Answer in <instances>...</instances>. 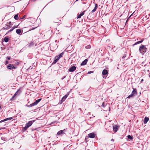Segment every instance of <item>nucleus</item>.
Instances as JSON below:
<instances>
[{
    "label": "nucleus",
    "mask_w": 150,
    "mask_h": 150,
    "mask_svg": "<svg viewBox=\"0 0 150 150\" xmlns=\"http://www.w3.org/2000/svg\"><path fill=\"white\" fill-rule=\"evenodd\" d=\"M18 25H15L13 27L14 28V29L18 27Z\"/></svg>",
    "instance_id": "bb28decb"
},
{
    "label": "nucleus",
    "mask_w": 150,
    "mask_h": 150,
    "mask_svg": "<svg viewBox=\"0 0 150 150\" xmlns=\"http://www.w3.org/2000/svg\"><path fill=\"white\" fill-rule=\"evenodd\" d=\"M14 29V28L13 27L11 29V30L12 31Z\"/></svg>",
    "instance_id": "7c9ffc66"
},
{
    "label": "nucleus",
    "mask_w": 150,
    "mask_h": 150,
    "mask_svg": "<svg viewBox=\"0 0 150 150\" xmlns=\"http://www.w3.org/2000/svg\"><path fill=\"white\" fill-rule=\"evenodd\" d=\"M11 31H11V29H10V30H9L8 31V33H9V32H11Z\"/></svg>",
    "instance_id": "72a5a7b5"
},
{
    "label": "nucleus",
    "mask_w": 150,
    "mask_h": 150,
    "mask_svg": "<svg viewBox=\"0 0 150 150\" xmlns=\"http://www.w3.org/2000/svg\"><path fill=\"white\" fill-rule=\"evenodd\" d=\"M103 107H105V105L104 104V103H103L102 105H101Z\"/></svg>",
    "instance_id": "cd10ccee"
},
{
    "label": "nucleus",
    "mask_w": 150,
    "mask_h": 150,
    "mask_svg": "<svg viewBox=\"0 0 150 150\" xmlns=\"http://www.w3.org/2000/svg\"><path fill=\"white\" fill-rule=\"evenodd\" d=\"M4 40L5 42H7L8 41V39L6 37L4 38Z\"/></svg>",
    "instance_id": "b1692460"
},
{
    "label": "nucleus",
    "mask_w": 150,
    "mask_h": 150,
    "mask_svg": "<svg viewBox=\"0 0 150 150\" xmlns=\"http://www.w3.org/2000/svg\"><path fill=\"white\" fill-rule=\"evenodd\" d=\"M17 64H19V63H18V62H17Z\"/></svg>",
    "instance_id": "58836bf2"
},
{
    "label": "nucleus",
    "mask_w": 150,
    "mask_h": 150,
    "mask_svg": "<svg viewBox=\"0 0 150 150\" xmlns=\"http://www.w3.org/2000/svg\"><path fill=\"white\" fill-rule=\"evenodd\" d=\"M11 22H9L8 23V24H9V25H11Z\"/></svg>",
    "instance_id": "473e14b6"
},
{
    "label": "nucleus",
    "mask_w": 150,
    "mask_h": 150,
    "mask_svg": "<svg viewBox=\"0 0 150 150\" xmlns=\"http://www.w3.org/2000/svg\"><path fill=\"white\" fill-rule=\"evenodd\" d=\"M1 108V105L0 104V108Z\"/></svg>",
    "instance_id": "ea45409f"
},
{
    "label": "nucleus",
    "mask_w": 150,
    "mask_h": 150,
    "mask_svg": "<svg viewBox=\"0 0 150 150\" xmlns=\"http://www.w3.org/2000/svg\"><path fill=\"white\" fill-rule=\"evenodd\" d=\"M147 49V48L146 47L145 45H142L139 47V52L142 55H144L146 52Z\"/></svg>",
    "instance_id": "f257e3e1"
},
{
    "label": "nucleus",
    "mask_w": 150,
    "mask_h": 150,
    "mask_svg": "<svg viewBox=\"0 0 150 150\" xmlns=\"http://www.w3.org/2000/svg\"><path fill=\"white\" fill-rule=\"evenodd\" d=\"M78 0H76V1H78Z\"/></svg>",
    "instance_id": "a19ab883"
},
{
    "label": "nucleus",
    "mask_w": 150,
    "mask_h": 150,
    "mask_svg": "<svg viewBox=\"0 0 150 150\" xmlns=\"http://www.w3.org/2000/svg\"><path fill=\"white\" fill-rule=\"evenodd\" d=\"M13 118V117L7 118L6 119H4V120H1V121H0V122H4V121H6L7 120H11Z\"/></svg>",
    "instance_id": "9d476101"
},
{
    "label": "nucleus",
    "mask_w": 150,
    "mask_h": 150,
    "mask_svg": "<svg viewBox=\"0 0 150 150\" xmlns=\"http://www.w3.org/2000/svg\"><path fill=\"white\" fill-rule=\"evenodd\" d=\"M19 91V90H18L15 93V94L12 97V98H11V99H13L14 97H15V96L16 95H17L18 93V91Z\"/></svg>",
    "instance_id": "4be33fe9"
},
{
    "label": "nucleus",
    "mask_w": 150,
    "mask_h": 150,
    "mask_svg": "<svg viewBox=\"0 0 150 150\" xmlns=\"http://www.w3.org/2000/svg\"><path fill=\"white\" fill-rule=\"evenodd\" d=\"M14 19L16 20H17L18 19V14H16V15H15L14 17Z\"/></svg>",
    "instance_id": "412c9836"
},
{
    "label": "nucleus",
    "mask_w": 150,
    "mask_h": 150,
    "mask_svg": "<svg viewBox=\"0 0 150 150\" xmlns=\"http://www.w3.org/2000/svg\"><path fill=\"white\" fill-rule=\"evenodd\" d=\"M96 136V134L94 133H91L88 134V137L91 138H94Z\"/></svg>",
    "instance_id": "0eeeda50"
},
{
    "label": "nucleus",
    "mask_w": 150,
    "mask_h": 150,
    "mask_svg": "<svg viewBox=\"0 0 150 150\" xmlns=\"http://www.w3.org/2000/svg\"><path fill=\"white\" fill-rule=\"evenodd\" d=\"M108 74V71L105 69H104L102 71V74L103 76L106 75Z\"/></svg>",
    "instance_id": "4468645a"
},
{
    "label": "nucleus",
    "mask_w": 150,
    "mask_h": 150,
    "mask_svg": "<svg viewBox=\"0 0 150 150\" xmlns=\"http://www.w3.org/2000/svg\"><path fill=\"white\" fill-rule=\"evenodd\" d=\"M41 100V99H38L36 100L33 103L30 104V105H26V106H27L29 108L31 107L37 105V104Z\"/></svg>",
    "instance_id": "7ed1b4c3"
},
{
    "label": "nucleus",
    "mask_w": 150,
    "mask_h": 150,
    "mask_svg": "<svg viewBox=\"0 0 150 150\" xmlns=\"http://www.w3.org/2000/svg\"><path fill=\"white\" fill-rule=\"evenodd\" d=\"M149 77L150 78V74H149Z\"/></svg>",
    "instance_id": "e433bc0d"
},
{
    "label": "nucleus",
    "mask_w": 150,
    "mask_h": 150,
    "mask_svg": "<svg viewBox=\"0 0 150 150\" xmlns=\"http://www.w3.org/2000/svg\"><path fill=\"white\" fill-rule=\"evenodd\" d=\"M127 138L129 139H130L131 140L132 139H133V137L130 136V135H128L127 136Z\"/></svg>",
    "instance_id": "5701e85b"
},
{
    "label": "nucleus",
    "mask_w": 150,
    "mask_h": 150,
    "mask_svg": "<svg viewBox=\"0 0 150 150\" xmlns=\"http://www.w3.org/2000/svg\"><path fill=\"white\" fill-rule=\"evenodd\" d=\"M85 11H83L80 14L78 15V16H77V18H80L81 16H83L84 14V13L85 12Z\"/></svg>",
    "instance_id": "a211bd4d"
},
{
    "label": "nucleus",
    "mask_w": 150,
    "mask_h": 150,
    "mask_svg": "<svg viewBox=\"0 0 150 150\" xmlns=\"http://www.w3.org/2000/svg\"><path fill=\"white\" fill-rule=\"evenodd\" d=\"M68 96V95H67V94L65 95L62 98L61 101V102H63L67 98V97Z\"/></svg>",
    "instance_id": "f8f14e48"
},
{
    "label": "nucleus",
    "mask_w": 150,
    "mask_h": 150,
    "mask_svg": "<svg viewBox=\"0 0 150 150\" xmlns=\"http://www.w3.org/2000/svg\"><path fill=\"white\" fill-rule=\"evenodd\" d=\"M95 7L94 9L91 11L92 13H93L95 11H96V9L98 8V6L97 4L95 3Z\"/></svg>",
    "instance_id": "9b49d317"
},
{
    "label": "nucleus",
    "mask_w": 150,
    "mask_h": 150,
    "mask_svg": "<svg viewBox=\"0 0 150 150\" xmlns=\"http://www.w3.org/2000/svg\"><path fill=\"white\" fill-rule=\"evenodd\" d=\"M87 62H88L87 59H85L83 62H82L81 63V66L85 65L87 63Z\"/></svg>",
    "instance_id": "ddd939ff"
},
{
    "label": "nucleus",
    "mask_w": 150,
    "mask_h": 150,
    "mask_svg": "<svg viewBox=\"0 0 150 150\" xmlns=\"http://www.w3.org/2000/svg\"><path fill=\"white\" fill-rule=\"evenodd\" d=\"M6 59L8 60H9L10 59H11V57H6Z\"/></svg>",
    "instance_id": "a878e982"
},
{
    "label": "nucleus",
    "mask_w": 150,
    "mask_h": 150,
    "mask_svg": "<svg viewBox=\"0 0 150 150\" xmlns=\"http://www.w3.org/2000/svg\"><path fill=\"white\" fill-rule=\"evenodd\" d=\"M118 127L116 125H115L113 126V131L115 132H116L118 129Z\"/></svg>",
    "instance_id": "1a4fd4ad"
},
{
    "label": "nucleus",
    "mask_w": 150,
    "mask_h": 150,
    "mask_svg": "<svg viewBox=\"0 0 150 150\" xmlns=\"http://www.w3.org/2000/svg\"><path fill=\"white\" fill-rule=\"evenodd\" d=\"M137 94V89L136 88H134L131 94L129 95L127 98H130V97L133 96Z\"/></svg>",
    "instance_id": "20e7f679"
},
{
    "label": "nucleus",
    "mask_w": 150,
    "mask_h": 150,
    "mask_svg": "<svg viewBox=\"0 0 150 150\" xmlns=\"http://www.w3.org/2000/svg\"><path fill=\"white\" fill-rule=\"evenodd\" d=\"M89 100V99L88 98V99H87V100H86V101H88V100Z\"/></svg>",
    "instance_id": "f704fd0d"
},
{
    "label": "nucleus",
    "mask_w": 150,
    "mask_h": 150,
    "mask_svg": "<svg viewBox=\"0 0 150 150\" xmlns=\"http://www.w3.org/2000/svg\"><path fill=\"white\" fill-rule=\"evenodd\" d=\"M76 69V67L73 66L70 67L69 69V71L70 72H73Z\"/></svg>",
    "instance_id": "6e6552de"
},
{
    "label": "nucleus",
    "mask_w": 150,
    "mask_h": 150,
    "mask_svg": "<svg viewBox=\"0 0 150 150\" xmlns=\"http://www.w3.org/2000/svg\"><path fill=\"white\" fill-rule=\"evenodd\" d=\"M111 141H113V139H112L111 140Z\"/></svg>",
    "instance_id": "4c0bfd02"
},
{
    "label": "nucleus",
    "mask_w": 150,
    "mask_h": 150,
    "mask_svg": "<svg viewBox=\"0 0 150 150\" xmlns=\"http://www.w3.org/2000/svg\"><path fill=\"white\" fill-rule=\"evenodd\" d=\"M16 33L17 34H19L21 32V30L20 29H17L16 30Z\"/></svg>",
    "instance_id": "aec40b11"
},
{
    "label": "nucleus",
    "mask_w": 150,
    "mask_h": 150,
    "mask_svg": "<svg viewBox=\"0 0 150 150\" xmlns=\"http://www.w3.org/2000/svg\"><path fill=\"white\" fill-rule=\"evenodd\" d=\"M34 122V120L29 121L25 125V126L24 127L23 129L24 130H26Z\"/></svg>",
    "instance_id": "f03ea898"
},
{
    "label": "nucleus",
    "mask_w": 150,
    "mask_h": 150,
    "mask_svg": "<svg viewBox=\"0 0 150 150\" xmlns=\"http://www.w3.org/2000/svg\"><path fill=\"white\" fill-rule=\"evenodd\" d=\"M25 15L23 16V17L21 18V19H23L24 18H25Z\"/></svg>",
    "instance_id": "c756f323"
},
{
    "label": "nucleus",
    "mask_w": 150,
    "mask_h": 150,
    "mask_svg": "<svg viewBox=\"0 0 150 150\" xmlns=\"http://www.w3.org/2000/svg\"><path fill=\"white\" fill-rule=\"evenodd\" d=\"M7 68L8 69H15L16 68L13 66V64H9L7 66Z\"/></svg>",
    "instance_id": "423d86ee"
},
{
    "label": "nucleus",
    "mask_w": 150,
    "mask_h": 150,
    "mask_svg": "<svg viewBox=\"0 0 150 150\" xmlns=\"http://www.w3.org/2000/svg\"><path fill=\"white\" fill-rule=\"evenodd\" d=\"M6 25L7 26V27H4L3 28V29H4V30H7L8 29H9V28H10L11 27L9 26H8V23H7L6 24Z\"/></svg>",
    "instance_id": "dca6fc26"
},
{
    "label": "nucleus",
    "mask_w": 150,
    "mask_h": 150,
    "mask_svg": "<svg viewBox=\"0 0 150 150\" xmlns=\"http://www.w3.org/2000/svg\"><path fill=\"white\" fill-rule=\"evenodd\" d=\"M144 41V39H142V40L140 41H138V42H136L135 43H134V44L133 45V46H134L136 45H137L138 44H140V43H141L142 42H143V41Z\"/></svg>",
    "instance_id": "f3484780"
},
{
    "label": "nucleus",
    "mask_w": 150,
    "mask_h": 150,
    "mask_svg": "<svg viewBox=\"0 0 150 150\" xmlns=\"http://www.w3.org/2000/svg\"><path fill=\"white\" fill-rule=\"evenodd\" d=\"M93 72V71H88V74H90L92 73Z\"/></svg>",
    "instance_id": "c85d7f7f"
},
{
    "label": "nucleus",
    "mask_w": 150,
    "mask_h": 150,
    "mask_svg": "<svg viewBox=\"0 0 150 150\" xmlns=\"http://www.w3.org/2000/svg\"><path fill=\"white\" fill-rule=\"evenodd\" d=\"M149 120V118L147 117H145L144 118V124H146L148 121Z\"/></svg>",
    "instance_id": "2eb2a0df"
},
{
    "label": "nucleus",
    "mask_w": 150,
    "mask_h": 150,
    "mask_svg": "<svg viewBox=\"0 0 150 150\" xmlns=\"http://www.w3.org/2000/svg\"><path fill=\"white\" fill-rule=\"evenodd\" d=\"M143 81V79H142V80H141V81Z\"/></svg>",
    "instance_id": "c9c22d12"
},
{
    "label": "nucleus",
    "mask_w": 150,
    "mask_h": 150,
    "mask_svg": "<svg viewBox=\"0 0 150 150\" xmlns=\"http://www.w3.org/2000/svg\"><path fill=\"white\" fill-rule=\"evenodd\" d=\"M63 54L64 53L62 52L59 54L58 56L55 57L54 62H55V63L57 62L58 61V60L62 56Z\"/></svg>",
    "instance_id": "39448f33"
},
{
    "label": "nucleus",
    "mask_w": 150,
    "mask_h": 150,
    "mask_svg": "<svg viewBox=\"0 0 150 150\" xmlns=\"http://www.w3.org/2000/svg\"><path fill=\"white\" fill-rule=\"evenodd\" d=\"M8 61H6V64H8Z\"/></svg>",
    "instance_id": "2f4dec72"
},
{
    "label": "nucleus",
    "mask_w": 150,
    "mask_h": 150,
    "mask_svg": "<svg viewBox=\"0 0 150 150\" xmlns=\"http://www.w3.org/2000/svg\"><path fill=\"white\" fill-rule=\"evenodd\" d=\"M63 130H61L59 131L57 133V134L58 135H60L61 134H63Z\"/></svg>",
    "instance_id": "6ab92c4d"
},
{
    "label": "nucleus",
    "mask_w": 150,
    "mask_h": 150,
    "mask_svg": "<svg viewBox=\"0 0 150 150\" xmlns=\"http://www.w3.org/2000/svg\"><path fill=\"white\" fill-rule=\"evenodd\" d=\"M91 46L90 45H88L85 47V48L86 49H89L91 48Z\"/></svg>",
    "instance_id": "393cba45"
}]
</instances>
